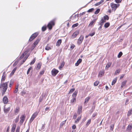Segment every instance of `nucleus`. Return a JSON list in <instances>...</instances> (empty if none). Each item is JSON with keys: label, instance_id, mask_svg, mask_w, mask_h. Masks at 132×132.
Returning <instances> with one entry per match:
<instances>
[{"label": "nucleus", "instance_id": "b1692460", "mask_svg": "<svg viewBox=\"0 0 132 132\" xmlns=\"http://www.w3.org/2000/svg\"><path fill=\"white\" fill-rule=\"evenodd\" d=\"M104 2V0H101L99 2L97 3H96L95 4V6H97L100 4H101L102 3H103Z\"/></svg>", "mask_w": 132, "mask_h": 132}, {"label": "nucleus", "instance_id": "f03ea898", "mask_svg": "<svg viewBox=\"0 0 132 132\" xmlns=\"http://www.w3.org/2000/svg\"><path fill=\"white\" fill-rule=\"evenodd\" d=\"M111 7L112 10L115 11L117 8L120 5L119 4H116L112 3L111 4Z\"/></svg>", "mask_w": 132, "mask_h": 132}, {"label": "nucleus", "instance_id": "338daca9", "mask_svg": "<svg viewBox=\"0 0 132 132\" xmlns=\"http://www.w3.org/2000/svg\"><path fill=\"white\" fill-rule=\"evenodd\" d=\"M45 128V126L44 125H42V128H41V129H43Z\"/></svg>", "mask_w": 132, "mask_h": 132}, {"label": "nucleus", "instance_id": "4be33fe9", "mask_svg": "<svg viewBox=\"0 0 132 132\" xmlns=\"http://www.w3.org/2000/svg\"><path fill=\"white\" fill-rule=\"evenodd\" d=\"M62 42V40L61 39H59L57 42L56 45L57 46H59Z\"/></svg>", "mask_w": 132, "mask_h": 132}, {"label": "nucleus", "instance_id": "9d476101", "mask_svg": "<svg viewBox=\"0 0 132 132\" xmlns=\"http://www.w3.org/2000/svg\"><path fill=\"white\" fill-rule=\"evenodd\" d=\"M76 97H74L71 99L70 101V103L71 105H73L76 101Z\"/></svg>", "mask_w": 132, "mask_h": 132}, {"label": "nucleus", "instance_id": "13d9d810", "mask_svg": "<svg viewBox=\"0 0 132 132\" xmlns=\"http://www.w3.org/2000/svg\"><path fill=\"white\" fill-rule=\"evenodd\" d=\"M44 70H42V71H40V74L41 75H43L44 73Z\"/></svg>", "mask_w": 132, "mask_h": 132}, {"label": "nucleus", "instance_id": "423d86ee", "mask_svg": "<svg viewBox=\"0 0 132 132\" xmlns=\"http://www.w3.org/2000/svg\"><path fill=\"white\" fill-rule=\"evenodd\" d=\"M84 38V36L82 35H81L78 40L77 42V43L80 45L82 42V40Z\"/></svg>", "mask_w": 132, "mask_h": 132}, {"label": "nucleus", "instance_id": "f3484780", "mask_svg": "<svg viewBox=\"0 0 132 132\" xmlns=\"http://www.w3.org/2000/svg\"><path fill=\"white\" fill-rule=\"evenodd\" d=\"M90 97H86L85 100V101L84 102V104H87L88 101H89L90 99Z\"/></svg>", "mask_w": 132, "mask_h": 132}, {"label": "nucleus", "instance_id": "774afa93", "mask_svg": "<svg viewBox=\"0 0 132 132\" xmlns=\"http://www.w3.org/2000/svg\"><path fill=\"white\" fill-rule=\"evenodd\" d=\"M129 102L128 99H127L126 101L125 102V104L127 105L128 103V102Z\"/></svg>", "mask_w": 132, "mask_h": 132}, {"label": "nucleus", "instance_id": "cd10ccee", "mask_svg": "<svg viewBox=\"0 0 132 132\" xmlns=\"http://www.w3.org/2000/svg\"><path fill=\"white\" fill-rule=\"evenodd\" d=\"M19 87L18 85L16 86L15 88V90L14 91V93H16L18 91V89Z\"/></svg>", "mask_w": 132, "mask_h": 132}, {"label": "nucleus", "instance_id": "09e8293b", "mask_svg": "<svg viewBox=\"0 0 132 132\" xmlns=\"http://www.w3.org/2000/svg\"><path fill=\"white\" fill-rule=\"evenodd\" d=\"M78 23H76L73 24L72 26V28H73L75 27H76L78 26Z\"/></svg>", "mask_w": 132, "mask_h": 132}, {"label": "nucleus", "instance_id": "7c9ffc66", "mask_svg": "<svg viewBox=\"0 0 132 132\" xmlns=\"http://www.w3.org/2000/svg\"><path fill=\"white\" fill-rule=\"evenodd\" d=\"M28 57H25L24 59L23 60V61H21L20 62V65L22 64L26 60V59L28 58Z\"/></svg>", "mask_w": 132, "mask_h": 132}, {"label": "nucleus", "instance_id": "412c9836", "mask_svg": "<svg viewBox=\"0 0 132 132\" xmlns=\"http://www.w3.org/2000/svg\"><path fill=\"white\" fill-rule=\"evenodd\" d=\"M96 20V19H94L88 25V26H91L95 22Z\"/></svg>", "mask_w": 132, "mask_h": 132}, {"label": "nucleus", "instance_id": "6e6552de", "mask_svg": "<svg viewBox=\"0 0 132 132\" xmlns=\"http://www.w3.org/2000/svg\"><path fill=\"white\" fill-rule=\"evenodd\" d=\"M25 116L24 115H22L20 117V123L21 125H22L23 122L25 120Z\"/></svg>", "mask_w": 132, "mask_h": 132}, {"label": "nucleus", "instance_id": "7ed1b4c3", "mask_svg": "<svg viewBox=\"0 0 132 132\" xmlns=\"http://www.w3.org/2000/svg\"><path fill=\"white\" fill-rule=\"evenodd\" d=\"M55 23L53 20L51 21L48 24L47 26L49 29H51L52 28V26L54 25Z\"/></svg>", "mask_w": 132, "mask_h": 132}, {"label": "nucleus", "instance_id": "72a5a7b5", "mask_svg": "<svg viewBox=\"0 0 132 132\" xmlns=\"http://www.w3.org/2000/svg\"><path fill=\"white\" fill-rule=\"evenodd\" d=\"M41 64L40 63H38L37 65V66L36 68V69L37 70L41 68Z\"/></svg>", "mask_w": 132, "mask_h": 132}, {"label": "nucleus", "instance_id": "bf43d9fd", "mask_svg": "<svg viewBox=\"0 0 132 132\" xmlns=\"http://www.w3.org/2000/svg\"><path fill=\"white\" fill-rule=\"evenodd\" d=\"M13 83V82L11 81L10 83V84L9 85V87H11Z\"/></svg>", "mask_w": 132, "mask_h": 132}, {"label": "nucleus", "instance_id": "8fccbe9b", "mask_svg": "<svg viewBox=\"0 0 132 132\" xmlns=\"http://www.w3.org/2000/svg\"><path fill=\"white\" fill-rule=\"evenodd\" d=\"M94 10V8H91L89 10L87 11L88 12H91L93 11Z\"/></svg>", "mask_w": 132, "mask_h": 132}, {"label": "nucleus", "instance_id": "69168bd1", "mask_svg": "<svg viewBox=\"0 0 132 132\" xmlns=\"http://www.w3.org/2000/svg\"><path fill=\"white\" fill-rule=\"evenodd\" d=\"M75 46L74 44H72L70 48L72 49H73L74 48Z\"/></svg>", "mask_w": 132, "mask_h": 132}, {"label": "nucleus", "instance_id": "2f4dec72", "mask_svg": "<svg viewBox=\"0 0 132 132\" xmlns=\"http://www.w3.org/2000/svg\"><path fill=\"white\" fill-rule=\"evenodd\" d=\"M64 64H65L64 62L63 61L61 63L59 67L60 69L62 68L63 67L64 65Z\"/></svg>", "mask_w": 132, "mask_h": 132}, {"label": "nucleus", "instance_id": "f257e3e1", "mask_svg": "<svg viewBox=\"0 0 132 132\" xmlns=\"http://www.w3.org/2000/svg\"><path fill=\"white\" fill-rule=\"evenodd\" d=\"M7 88V82L1 84L0 86V90L2 91V94H5L6 90Z\"/></svg>", "mask_w": 132, "mask_h": 132}, {"label": "nucleus", "instance_id": "052dcab7", "mask_svg": "<svg viewBox=\"0 0 132 132\" xmlns=\"http://www.w3.org/2000/svg\"><path fill=\"white\" fill-rule=\"evenodd\" d=\"M45 49L47 50H49L51 49V48L47 46L45 48Z\"/></svg>", "mask_w": 132, "mask_h": 132}, {"label": "nucleus", "instance_id": "c9c22d12", "mask_svg": "<svg viewBox=\"0 0 132 132\" xmlns=\"http://www.w3.org/2000/svg\"><path fill=\"white\" fill-rule=\"evenodd\" d=\"M120 70L119 69L116 70L114 73V75H117V73H119L120 72Z\"/></svg>", "mask_w": 132, "mask_h": 132}, {"label": "nucleus", "instance_id": "39448f33", "mask_svg": "<svg viewBox=\"0 0 132 132\" xmlns=\"http://www.w3.org/2000/svg\"><path fill=\"white\" fill-rule=\"evenodd\" d=\"M38 112H36L33 114L30 120V122H32L33 121L34 118L38 114Z\"/></svg>", "mask_w": 132, "mask_h": 132}, {"label": "nucleus", "instance_id": "c756f323", "mask_svg": "<svg viewBox=\"0 0 132 132\" xmlns=\"http://www.w3.org/2000/svg\"><path fill=\"white\" fill-rule=\"evenodd\" d=\"M127 81H124L122 82L121 84V87H123L125 85Z\"/></svg>", "mask_w": 132, "mask_h": 132}, {"label": "nucleus", "instance_id": "0eeeda50", "mask_svg": "<svg viewBox=\"0 0 132 132\" xmlns=\"http://www.w3.org/2000/svg\"><path fill=\"white\" fill-rule=\"evenodd\" d=\"M79 31L78 30L76 31L71 36V38L73 39L75 38L79 34Z\"/></svg>", "mask_w": 132, "mask_h": 132}, {"label": "nucleus", "instance_id": "dca6fc26", "mask_svg": "<svg viewBox=\"0 0 132 132\" xmlns=\"http://www.w3.org/2000/svg\"><path fill=\"white\" fill-rule=\"evenodd\" d=\"M10 110V108L9 107L7 108L5 107L4 108V112L5 113H7L9 112Z\"/></svg>", "mask_w": 132, "mask_h": 132}, {"label": "nucleus", "instance_id": "20e7f679", "mask_svg": "<svg viewBox=\"0 0 132 132\" xmlns=\"http://www.w3.org/2000/svg\"><path fill=\"white\" fill-rule=\"evenodd\" d=\"M38 35V33L37 32H36L33 34L30 37L29 40V41H31L37 36Z\"/></svg>", "mask_w": 132, "mask_h": 132}, {"label": "nucleus", "instance_id": "864d4df0", "mask_svg": "<svg viewBox=\"0 0 132 132\" xmlns=\"http://www.w3.org/2000/svg\"><path fill=\"white\" fill-rule=\"evenodd\" d=\"M101 21L104 23L106 22V20L104 18H103L101 19Z\"/></svg>", "mask_w": 132, "mask_h": 132}, {"label": "nucleus", "instance_id": "4d7b16f0", "mask_svg": "<svg viewBox=\"0 0 132 132\" xmlns=\"http://www.w3.org/2000/svg\"><path fill=\"white\" fill-rule=\"evenodd\" d=\"M122 0H115V2L117 3H120L121 2Z\"/></svg>", "mask_w": 132, "mask_h": 132}, {"label": "nucleus", "instance_id": "4468645a", "mask_svg": "<svg viewBox=\"0 0 132 132\" xmlns=\"http://www.w3.org/2000/svg\"><path fill=\"white\" fill-rule=\"evenodd\" d=\"M16 127V125L14 124L13 125V126L11 130V132H14Z\"/></svg>", "mask_w": 132, "mask_h": 132}, {"label": "nucleus", "instance_id": "a19ab883", "mask_svg": "<svg viewBox=\"0 0 132 132\" xmlns=\"http://www.w3.org/2000/svg\"><path fill=\"white\" fill-rule=\"evenodd\" d=\"M99 83V81H96L94 82V85L95 86H97L98 85Z\"/></svg>", "mask_w": 132, "mask_h": 132}, {"label": "nucleus", "instance_id": "393cba45", "mask_svg": "<svg viewBox=\"0 0 132 132\" xmlns=\"http://www.w3.org/2000/svg\"><path fill=\"white\" fill-rule=\"evenodd\" d=\"M117 80V77L115 78L112 81V85H114L116 82Z\"/></svg>", "mask_w": 132, "mask_h": 132}, {"label": "nucleus", "instance_id": "3c124183", "mask_svg": "<svg viewBox=\"0 0 132 132\" xmlns=\"http://www.w3.org/2000/svg\"><path fill=\"white\" fill-rule=\"evenodd\" d=\"M75 90V89L74 88H71V89L69 92V93H71L73 92Z\"/></svg>", "mask_w": 132, "mask_h": 132}, {"label": "nucleus", "instance_id": "49530a36", "mask_svg": "<svg viewBox=\"0 0 132 132\" xmlns=\"http://www.w3.org/2000/svg\"><path fill=\"white\" fill-rule=\"evenodd\" d=\"M20 127L19 126L17 127V128L15 132H19V130L20 129Z\"/></svg>", "mask_w": 132, "mask_h": 132}, {"label": "nucleus", "instance_id": "58836bf2", "mask_svg": "<svg viewBox=\"0 0 132 132\" xmlns=\"http://www.w3.org/2000/svg\"><path fill=\"white\" fill-rule=\"evenodd\" d=\"M46 26H44L42 28V30L43 31H44L46 30Z\"/></svg>", "mask_w": 132, "mask_h": 132}, {"label": "nucleus", "instance_id": "e2e57ef3", "mask_svg": "<svg viewBox=\"0 0 132 132\" xmlns=\"http://www.w3.org/2000/svg\"><path fill=\"white\" fill-rule=\"evenodd\" d=\"M10 129V126H9L7 128L6 130V132H9Z\"/></svg>", "mask_w": 132, "mask_h": 132}, {"label": "nucleus", "instance_id": "5701e85b", "mask_svg": "<svg viewBox=\"0 0 132 132\" xmlns=\"http://www.w3.org/2000/svg\"><path fill=\"white\" fill-rule=\"evenodd\" d=\"M81 116L80 117H78L77 118L76 120L75 121V123H77L79 122V120H80L81 119Z\"/></svg>", "mask_w": 132, "mask_h": 132}, {"label": "nucleus", "instance_id": "603ef678", "mask_svg": "<svg viewBox=\"0 0 132 132\" xmlns=\"http://www.w3.org/2000/svg\"><path fill=\"white\" fill-rule=\"evenodd\" d=\"M114 126V124H112L110 126V128H111L110 129L111 130H113Z\"/></svg>", "mask_w": 132, "mask_h": 132}, {"label": "nucleus", "instance_id": "37998d69", "mask_svg": "<svg viewBox=\"0 0 132 132\" xmlns=\"http://www.w3.org/2000/svg\"><path fill=\"white\" fill-rule=\"evenodd\" d=\"M122 55V53L121 52H120L118 56V58L120 57Z\"/></svg>", "mask_w": 132, "mask_h": 132}, {"label": "nucleus", "instance_id": "de8ad7c7", "mask_svg": "<svg viewBox=\"0 0 132 132\" xmlns=\"http://www.w3.org/2000/svg\"><path fill=\"white\" fill-rule=\"evenodd\" d=\"M106 20H108L109 19V17L108 15H106L105 16H104L103 18Z\"/></svg>", "mask_w": 132, "mask_h": 132}, {"label": "nucleus", "instance_id": "5fc2aeb1", "mask_svg": "<svg viewBox=\"0 0 132 132\" xmlns=\"http://www.w3.org/2000/svg\"><path fill=\"white\" fill-rule=\"evenodd\" d=\"M31 69H32L31 67H30L28 69L27 71V75H28L29 73L30 72V71L31 70Z\"/></svg>", "mask_w": 132, "mask_h": 132}, {"label": "nucleus", "instance_id": "1a4fd4ad", "mask_svg": "<svg viewBox=\"0 0 132 132\" xmlns=\"http://www.w3.org/2000/svg\"><path fill=\"white\" fill-rule=\"evenodd\" d=\"M58 72L59 71L55 69H53L51 71L52 75L54 76H55Z\"/></svg>", "mask_w": 132, "mask_h": 132}, {"label": "nucleus", "instance_id": "e433bc0d", "mask_svg": "<svg viewBox=\"0 0 132 132\" xmlns=\"http://www.w3.org/2000/svg\"><path fill=\"white\" fill-rule=\"evenodd\" d=\"M132 114V108L131 109L128 113L127 115L128 116H130V114Z\"/></svg>", "mask_w": 132, "mask_h": 132}, {"label": "nucleus", "instance_id": "c85d7f7f", "mask_svg": "<svg viewBox=\"0 0 132 132\" xmlns=\"http://www.w3.org/2000/svg\"><path fill=\"white\" fill-rule=\"evenodd\" d=\"M110 24L109 22H106L105 24L104 27L105 28H107L110 26Z\"/></svg>", "mask_w": 132, "mask_h": 132}, {"label": "nucleus", "instance_id": "473e14b6", "mask_svg": "<svg viewBox=\"0 0 132 132\" xmlns=\"http://www.w3.org/2000/svg\"><path fill=\"white\" fill-rule=\"evenodd\" d=\"M19 111V108L17 107L14 110V113L15 114L18 113Z\"/></svg>", "mask_w": 132, "mask_h": 132}, {"label": "nucleus", "instance_id": "4c0bfd02", "mask_svg": "<svg viewBox=\"0 0 132 132\" xmlns=\"http://www.w3.org/2000/svg\"><path fill=\"white\" fill-rule=\"evenodd\" d=\"M132 128V125H129L127 128V130L128 131H130Z\"/></svg>", "mask_w": 132, "mask_h": 132}, {"label": "nucleus", "instance_id": "a878e982", "mask_svg": "<svg viewBox=\"0 0 132 132\" xmlns=\"http://www.w3.org/2000/svg\"><path fill=\"white\" fill-rule=\"evenodd\" d=\"M26 54V52H24L22 55H21L20 57V59L21 60L22 59L24 56Z\"/></svg>", "mask_w": 132, "mask_h": 132}, {"label": "nucleus", "instance_id": "a18cd8bd", "mask_svg": "<svg viewBox=\"0 0 132 132\" xmlns=\"http://www.w3.org/2000/svg\"><path fill=\"white\" fill-rule=\"evenodd\" d=\"M36 61L35 58L34 60L32 61L30 63V65L33 64Z\"/></svg>", "mask_w": 132, "mask_h": 132}, {"label": "nucleus", "instance_id": "9b49d317", "mask_svg": "<svg viewBox=\"0 0 132 132\" xmlns=\"http://www.w3.org/2000/svg\"><path fill=\"white\" fill-rule=\"evenodd\" d=\"M3 101L4 104L7 103L8 102V99L6 96H5L3 98Z\"/></svg>", "mask_w": 132, "mask_h": 132}, {"label": "nucleus", "instance_id": "c03bdc74", "mask_svg": "<svg viewBox=\"0 0 132 132\" xmlns=\"http://www.w3.org/2000/svg\"><path fill=\"white\" fill-rule=\"evenodd\" d=\"M19 119V116H18L15 119V122L16 123H17Z\"/></svg>", "mask_w": 132, "mask_h": 132}, {"label": "nucleus", "instance_id": "aec40b11", "mask_svg": "<svg viewBox=\"0 0 132 132\" xmlns=\"http://www.w3.org/2000/svg\"><path fill=\"white\" fill-rule=\"evenodd\" d=\"M104 73V71H100L99 74V76L100 77H102Z\"/></svg>", "mask_w": 132, "mask_h": 132}, {"label": "nucleus", "instance_id": "ea45409f", "mask_svg": "<svg viewBox=\"0 0 132 132\" xmlns=\"http://www.w3.org/2000/svg\"><path fill=\"white\" fill-rule=\"evenodd\" d=\"M77 93V92L76 91H75L72 94V96L73 97H76Z\"/></svg>", "mask_w": 132, "mask_h": 132}, {"label": "nucleus", "instance_id": "f704fd0d", "mask_svg": "<svg viewBox=\"0 0 132 132\" xmlns=\"http://www.w3.org/2000/svg\"><path fill=\"white\" fill-rule=\"evenodd\" d=\"M91 122V119H89L88 120V122L86 123V127H87L88 125Z\"/></svg>", "mask_w": 132, "mask_h": 132}, {"label": "nucleus", "instance_id": "2eb2a0df", "mask_svg": "<svg viewBox=\"0 0 132 132\" xmlns=\"http://www.w3.org/2000/svg\"><path fill=\"white\" fill-rule=\"evenodd\" d=\"M82 59H79L77 61V62L75 64V65L76 66H78L79 64L81 62Z\"/></svg>", "mask_w": 132, "mask_h": 132}, {"label": "nucleus", "instance_id": "680f3d73", "mask_svg": "<svg viewBox=\"0 0 132 132\" xmlns=\"http://www.w3.org/2000/svg\"><path fill=\"white\" fill-rule=\"evenodd\" d=\"M26 92L24 91H22L21 92V94L22 95H23L26 94Z\"/></svg>", "mask_w": 132, "mask_h": 132}, {"label": "nucleus", "instance_id": "6ab92c4d", "mask_svg": "<svg viewBox=\"0 0 132 132\" xmlns=\"http://www.w3.org/2000/svg\"><path fill=\"white\" fill-rule=\"evenodd\" d=\"M111 64V62H109L108 63L105 67V69L107 70L108 68L110 67Z\"/></svg>", "mask_w": 132, "mask_h": 132}, {"label": "nucleus", "instance_id": "6e6d98bb", "mask_svg": "<svg viewBox=\"0 0 132 132\" xmlns=\"http://www.w3.org/2000/svg\"><path fill=\"white\" fill-rule=\"evenodd\" d=\"M95 32H92V33H90L89 34V35L90 36H92L95 34Z\"/></svg>", "mask_w": 132, "mask_h": 132}, {"label": "nucleus", "instance_id": "79ce46f5", "mask_svg": "<svg viewBox=\"0 0 132 132\" xmlns=\"http://www.w3.org/2000/svg\"><path fill=\"white\" fill-rule=\"evenodd\" d=\"M100 9H97L95 12V14H97L100 12Z\"/></svg>", "mask_w": 132, "mask_h": 132}, {"label": "nucleus", "instance_id": "a211bd4d", "mask_svg": "<svg viewBox=\"0 0 132 132\" xmlns=\"http://www.w3.org/2000/svg\"><path fill=\"white\" fill-rule=\"evenodd\" d=\"M5 73L4 72L3 75L2 77L1 81L2 82L4 81L5 80Z\"/></svg>", "mask_w": 132, "mask_h": 132}, {"label": "nucleus", "instance_id": "bb28decb", "mask_svg": "<svg viewBox=\"0 0 132 132\" xmlns=\"http://www.w3.org/2000/svg\"><path fill=\"white\" fill-rule=\"evenodd\" d=\"M17 69V68L15 67L13 69V70L11 72L10 74V75H13L14 73L15 72Z\"/></svg>", "mask_w": 132, "mask_h": 132}, {"label": "nucleus", "instance_id": "0e129e2a", "mask_svg": "<svg viewBox=\"0 0 132 132\" xmlns=\"http://www.w3.org/2000/svg\"><path fill=\"white\" fill-rule=\"evenodd\" d=\"M77 116V114H75L73 116V118L74 119H75L76 118Z\"/></svg>", "mask_w": 132, "mask_h": 132}, {"label": "nucleus", "instance_id": "ddd939ff", "mask_svg": "<svg viewBox=\"0 0 132 132\" xmlns=\"http://www.w3.org/2000/svg\"><path fill=\"white\" fill-rule=\"evenodd\" d=\"M39 41L40 40L38 39L36 40L34 43L33 45V47L34 48L35 47L36 45L38 43Z\"/></svg>", "mask_w": 132, "mask_h": 132}, {"label": "nucleus", "instance_id": "f8f14e48", "mask_svg": "<svg viewBox=\"0 0 132 132\" xmlns=\"http://www.w3.org/2000/svg\"><path fill=\"white\" fill-rule=\"evenodd\" d=\"M82 106H79L78 108L77 113L78 114H80L82 112Z\"/></svg>", "mask_w": 132, "mask_h": 132}]
</instances>
